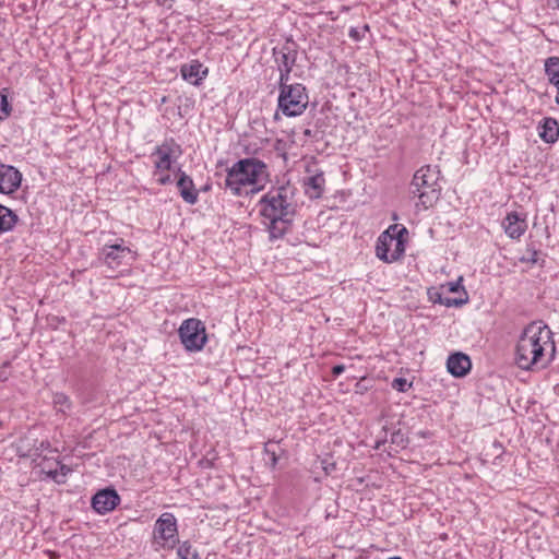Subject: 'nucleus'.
I'll return each mask as SVG.
<instances>
[{
  "instance_id": "obj_7",
  "label": "nucleus",
  "mask_w": 559,
  "mask_h": 559,
  "mask_svg": "<svg viewBox=\"0 0 559 559\" xmlns=\"http://www.w3.org/2000/svg\"><path fill=\"white\" fill-rule=\"evenodd\" d=\"M136 253L132 251L122 238L117 239L115 243L104 245L98 252V261L110 269H117L126 264L128 260L135 261Z\"/></svg>"
},
{
  "instance_id": "obj_38",
  "label": "nucleus",
  "mask_w": 559,
  "mask_h": 559,
  "mask_svg": "<svg viewBox=\"0 0 559 559\" xmlns=\"http://www.w3.org/2000/svg\"><path fill=\"white\" fill-rule=\"evenodd\" d=\"M323 469L325 471L326 474H330L332 471L335 469V463L323 465Z\"/></svg>"
},
{
  "instance_id": "obj_15",
  "label": "nucleus",
  "mask_w": 559,
  "mask_h": 559,
  "mask_svg": "<svg viewBox=\"0 0 559 559\" xmlns=\"http://www.w3.org/2000/svg\"><path fill=\"white\" fill-rule=\"evenodd\" d=\"M209 69L204 67L199 60H192L190 63H185L180 68V73L187 82L192 85L199 86L207 75Z\"/></svg>"
},
{
  "instance_id": "obj_34",
  "label": "nucleus",
  "mask_w": 559,
  "mask_h": 559,
  "mask_svg": "<svg viewBox=\"0 0 559 559\" xmlns=\"http://www.w3.org/2000/svg\"><path fill=\"white\" fill-rule=\"evenodd\" d=\"M528 253H530V257L527 259H525V261L533 263V264L537 263L539 252L537 250L533 249V250H528Z\"/></svg>"
},
{
  "instance_id": "obj_23",
  "label": "nucleus",
  "mask_w": 559,
  "mask_h": 559,
  "mask_svg": "<svg viewBox=\"0 0 559 559\" xmlns=\"http://www.w3.org/2000/svg\"><path fill=\"white\" fill-rule=\"evenodd\" d=\"M17 221V215L11 209L0 204V234L12 230Z\"/></svg>"
},
{
  "instance_id": "obj_8",
  "label": "nucleus",
  "mask_w": 559,
  "mask_h": 559,
  "mask_svg": "<svg viewBox=\"0 0 559 559\" xmlns=\"http://www.w3.org/2000/svg\"><path fill=\"white\" fill-rule=\"evenodd\" d=\"M246 186L257 185L266 171L264 162L257 158H243L235 163Z\"/></svg>"
},
{
  "instance_id": "obj_30",
  "label": "nucleus",
  "mask_w": 559,
  "mask_h": 559,
  "mask_svg": "<svg viewBox=\"0 0 559 559\" xmlns=\"http://www.w3.org/2000/svg\"><path fill=\"white\" fill-rule=\"evenodd\" d=\"M280 79H278V91L281 92L284 87H289L288 81L290 79L292 70H278Z\"/></svg>"
},
{
  "instance_id": "obj_31",
  "label": "nucleus",
  "mask_w": 559,
  "mask_h": 559,
  "mask_svg": "<svg viewBox=\"0 0 559 559\" xmlns=\"http://www.w3.org/2000/svg\"><path fill=\"white\" fill-rule=\"evenodd\" d=\"M369 29V26L367 24H365L360 29L359 28H356V27H352L349 29V37L353 38L354 40H361L364 37H365V32Z\"/></svg>"
},
{
  "instance_id": "obj_32",
  "label": "nucleus",
  "mask_w": 559,
  "mask_h": 559,
  "mask_svg": "<svg viewBox=\"0 0 559 559\" xmlns=\"http://www.w3.org/2000/svg\"><path fill=\"white\" fill-rule=\"evenodd\" d=\"M462 281H463V278H462V277H459V280H457V281H455V282H449V283L447 284L448 292H449V293H459L460 290H462L463 295H464L465 297H467V293H466V290H465V289H464V287L461 285Z\"/></svg>"
},
{
  "instance_id": "obj_10",
  "label": "nucleus",
  "mask_w": 559,
  "mask_h": 559,
  "mask_svg": "<svg viewBox=\"0 0 559 559\" xmlns=\"http://www.w3.org/2000/svg\"><path fill=\"white\" fill-rule=\"evenodd\" d=\"M120 503V496L114 488L98 490L92 498V507L98 514L112 511Z\"/></svg>"
},
{
  "instance_id": "obj_19",
  "label": "nucleus",
  "mask_w": 559,
  "mask_h": 559,
  "mask_svg": "<svg viewBox=\"0 0 559 559\" xmlns=\"http://www.w3.org/2000/svg\"><path fill=\"white\" fill-rule=\"evenodd\" d=\"M173 150L167 142H164L162 145L156 146L153 152V156H157L158 159L155 162L156 171L170 170L173 160H171Z\"/></svg>"
},
{
  "instance_id": "obj_11",
  "label": "nucleus",
  "mask_w": 559,
  "mask_h": 559,
  "mask_svg": "<svg viewBox=\"0 0 559 559\" xmlns=\"http://www.w3.org/2000/svg\"><path fill=\"white\" fill-rule=\"evenodd\" d=\"M297 55L298 52L293 41H287L280 47L273 48V56L278 70H293Z\"/></svg>"
},
{
  "instance_id": "obj_14",
  "label": "nucleus",
  "mask_w": 559,
  "mask_h": 559,
  "mask_svg": "<svg viewBox=\"0 0 559 559\" xmlns=\"http://www.w3.org/2000/svg\"><path fill=\"white\" fill-rule=\"evenodd\" d=\"M447 369L455 378L465 377L472 369L469 356L461 352L451 354L447 360Z\"/></svg>"
},
{
  "instance_id": "obj_20",
  "label": "nucleus",
  "mask_w": 559,
  "mask_h": 559,
  "mask_svg": "<svg viewBox=\"0 0 559 559\" xmlns=\"http://www.w3.org/2000/svg\"><path fill=\"white\" fill-rule=\"evenodd\" d=\"M392 233V237H393V240H392V252L390 253V259L393 262L400 260L404 253H405V239L403 238L404 235H407V229L406 227L402 226V227H399L397 226V230L395 231H391Z\"/></svg>"
},
{
  "instance_id": "obj_39",
  "label": "nucleus",
  "mask_w": 559,
  "mask_h": 559,
  "mask_svg": "<svg viewBox=\"0 0 559 559\" xmlns=\"http://www.w3.org/2000/svg\"><path fill=\"white\" fill-rule=\"evenodd\" d=\"M302 133H304V135H305V136H307V138H313V136H316V133H313V132H312V130H311V129H308V128H307V129H305Z\"/></svg>"
},
{
  "instance_id": "obj_18",
  "label": "nucleus",
  "mask_w": 559,
  "mask_h": 559,
  "mask_svg": "<svg viewBox=\"0 0 559 559\" xmlns=\"http://www.w3.org/2000/svg\"><path fill=\"white\" fill-rule=\"evenodd\" d=\"M538 134L546 143H555L559 138V123L555 118H544L538 126Z\"/></svg>"
},
{
  "instance_id": "obj_1",
  "label": "nucleus",
  "mask_w": 559,
  "mask_h": 559,
  "mask_svg": "<svg viewBox=\"0 0 559 559\" xmlns=\"http://www.w3.org/2000/svg\"><path fill=\"white\" fill-rule=\"evenodd\" d=\"M547 347L555 352L551 330L542 321L531 322L524 328L516 343V366L526 371L546 367L549 362L545 356Z\"/></svg>"
},
{
  "instance_id": "obj_25",
  "label": "nucleus",
  "mask_w": 559,
  "mask_h": 559,
  "mask_svg": "<svg viewBox=\"0 0 559 559\" xmlns=\"http://www.w3.org/2000/svg\"><path fill=\"white\" fill-rule=\"evenodd\" d=\"M52 403L55 408L63 414L67 413L72 405L70 397L62 392H57L53 394Z\"/></svg>"
},
{
  "instance_id": "obj_24",
  "label": "nucleus",
  "mask_w": 559,
  "mask_h": 559,
  "mask_svg": "<svg viewBox=\"0 0 559 559\" xmlns=\"http://www.w3.org/2000/svg\"><path fill=\"white\" fill-rule=\"evenodd\" d=\"M178 559H200L199 552L192 547L190 542L186 540L178 544Z\"/></svg>"
},
{
  "instance_id": "obj_37",
  "label": "nucleus",
  "mask_w": 559,
  "mask_h": 559,
  "mask_svg": "<svg viewBox=\"0 0 559 559\" xmlns=\"http://www.w3.org/2000/svg\"><path fill=\"white\" fill-rule=\"evenodd\" d=\"M158 5L165 7L167 9H170L173 7V3L175 0H155Z\"/></svg>"
},
{
  "instance_id": "obj_3",
  "label": "nucleus",
  "mask_w": 559,
  "mask_h": 559,
  "mask_svg": "<svg viewBox=\"0 0 559 559\" xmlns=\"http://www.w3.org/2000/svg\"><path fill=\"white\" fill-rule=\"evenodd\" d=\"M440 177L439 167L431 165L420 167L413 176L412 193L419 199V204L425 210L431 207L441 195Z\"/></svg>"
},
{
  "instance_id": "obj_17",
  "label": "nucleus",
  "mask_w": 559,
  "mask_h": 559,
  "mask_svg": "<svg viewBox=\"0 0 559 559\" xmlns=\"http://www.w3.org/2000/svg\"><path fill=\"white\" fill-rule=\"evenodd\" d=\"M305 192L310 199H319L324 192L325 178L323 171H318L304 179Z\"/></svg>"
},
{
  "instance_id": "obj_33",
  "label": "nucleus",
  "mask_w": 559,
  "mask_h": 559,
  "mask_svg": "<svg viewBox=\"0 0 559 559\" xmlns=\"http://www.w3.org/2000/svg\"><path fill=\"white\" fill-rule=\"evenodd\" d=\"M271 442H267L264 447V454L267 456V460L270 461L271 465L274 467L277 464V455L275 451L270 450L269 445Z\"/></svg>"
},
{
  "instance_id": "obj_12",
  "label": "nucleus",
  "mask_w": 559,
  "mask_h": 559,
  "mask_svg": "<svg viewBox=\"0 0 559 559\" xmlns=\"http://www.w3.org/2000/svg\"><path fill=\"white\" fill-rule=\"evenodd\" d=\"M502 227L511 239H520L527 229L526 216L513 211L502 221Z\"/></svg>"
},
{
  "instance_id": "obj_21",
  "label": "nucleus",
  "mask_w": 559,
  "mask_h": 559,
  "mask_svg": "<svg viewBox=\"0 0 559 559\" xmlns=\"http://www.w3.org/2000/svg\"><path fill=\"white\" fill-rule=\"evenodd\" d=\"M545 74L549 83L557 88L555 102L559 105V57L552 56L545 60Z\"/></svg>"
},
{
  "instance_id": "obj_6",
  "label": "nucleus",
  "mask_w": 559,
  "mask_h": 559,
  "mask_svg": "<svg viewBox=\"0 0 559 559\" xmlns=\"http://www.w3.org/2000/svg\"><path fill=\"white\" fill-rule=\"evenodd\" d=\"M178 335L187 352H200L207 341L204 323L195 318L185 320Z\"/></svg>"
},
{
  "instance_id": "obj_28",
  "label": "nucleus",
  "mask_w": 559,
  "mask_h": 559,
  "mask_svg": "<svg viewBox=\"0 0 559 559\" xmlns=\"http://www.w3.org/2000/svg\"><path fill=\"white\" fill-rule=\"evenodd\" d=\"M391 443L395 444L396 447H399L401 449H404V448H406V445L408 443V439L405 436V433L402 432L401 429H399L391 433Z\"/></svg>"
},
{
  "instance_id": "obj_22",
  "label": "nucleus",
  "mask_w": 559,
  "mask_h": 559,
  "mask_svg": "<svg viewBox=\"0 0 559 559\" xmlns=\"http://www.w3.org/2000/svg\"><path fill=\"white\" fill-rule=\"evenodd\" d=\"M224 186L226 189H229L235 195L242 194V188L246 187V183L241 176L239 175L235 164L227 169Z\"/></svg>"
},
{
  "instance_id": "obj_16",
  "label": "nucleus",
  "mask_w": 559,
  "mask_h": 559,
  "mask_svg": "<svg viewBox=\"0 0 559 559\" xmlns=\"http://www.w3.org/2000/svg\"><path fill=\"white\" fill-rule=\"evenodd\" d=\"M397 230V225H391L386 230L380 234L376 243V255L385 263H392L390 253L392 252V233Z\"/></svg>"
},
{
  "instance_id": "obj_4",
  "label": "nucleus",
  "mask_w": 559,
  "mask_h": 559,
  "mask_svg": "<svg viewBox=\"0 0 559 559\" xmlns=\"http://www.w3.org/2000/svg\"><path fill=\"white\" fill-rule=\"evenodd\" d=\"M308 103L309 97L305 85L294 83L280 92L277 108L286 117H297L306 110Z\"/></svg>"
},
{
  "instance_id": "obj_2",
  "label": "nucleus",
  "mask_w": 559,
  "mask_h": 559,
  "mask_svg": "<svg viewBox=\"0 0 559 559\" xmlns=\"http://www.w3.org/2000/svg\"><path fill=\"white\" fill-rule=\"evenodd\" d=\"M260 214L269 221L270 240L283 238L292 228L296 214L295 205L288 200L287 188L269 191L260 200Z\"/></svg>"
},
{
  "instance_id": "obj_40",
  "label": "nucleus",
  "mask_w": 559,
  "mask_h": 559,
  "mask_svg": "<svg viewBox=\"0 0 559 559\" xmlns=\"http://www.w3.org/2000/svg\"><path fill=\"white\" fill-rule=\"evenodd\" d=\"M492 448H495V449H496L498 452H500V453H502V452H503L502 445H501V443H500V442H498V441H495V442L492 443Z\"/></svg>"
},
{
  "instance_id": "obj_41",
  "label": "nucleus",
  "mask_w": 559,
  "mask_h": 559,
  "mask_svg": "<svg viewBox=\"0 0 559 559\" xmlns=\"http://www.w3.org/2000/svg\"><path fill=\"white\" fill-rule=\"evenodd\" d=\"M385 442V440H382V441H377L376 442V449H380L381 444H383Z\"/></svg>"
},
{
  "instance_id": "obj_35",
  "label": "nucleus",
  "mask_w": 559,
  "mask_h": 559,
  "mask_svg": "<svg viewBox=\"0 0 559 559\" xmlns=\"http://www.w3.org/2000/svg\"><path fill=\"white\" fill-rule=\"evenodd\" d=\"M157 182L162 186H166V185H169L173 182V178L170 175L166 174V175H162L158 179H157Z\"/></svg>"
},
{
  "instance_id": "obj_5",
  "label": "nucleus",
  "mask_w": 559,
  "mask_h": 559,
  "mask_svg": "<svg viewBox=\"0 0 559 559\" xmlns=\"http://www.w3.org/2000/svg\"><path fill=\"white\" fill-rule=\"evenodd\" d=\"M155 549H174L179 544L177 519L170 512H165L156 520L153 530Z\"/></svg>"
},
{
  "instance_id": "obj_13",
  "label": "nucleus",
  "mask_w": 559,
  "mask_h": 559,
  "mask_svg": "<svg viewBox=\"0 0 559 559\" xmlns=\"http://www.w3.org/2000/svg\"><path fill=\"white\" fill-rule=\"evenodd\" d=\"M177 188L182 200L188 204H195L199 199L198 190L194 187L193 180L179 167L176 170Z\"/></svg>"
},
{
  "instance_id": "obj_36",
  "label": "nucleus",
  "mask_w": 559,
  "mask_h": 559,
  "mask_svg": "<svg viewBox=\"0 0 559 559\" xmlns=\"http://www.w3.org/2000/svg\"><path fill=\"white\" fill-rule=\"evenodd\" d=\"M345 370V366L344 365H335L332 367V374L334 377H338L341 376Z\"/></svg>"
},
{
  "instance_id": "obj_29",
  "label": "nucleus",
  "mask_w": 559,
  "mask_h": 559,
  "mask_svg": "<svg viewBox=\"0 0 559 559\" xmlns=\"http://www.w3.org/2000/svg\"><path fill=\"white\" fill-rule=\"evenodd\" d=\"M391 385L397 392H406L412 386V382H408L405 378H395Z\"/></svg>"
},
{
  "instance_id": "obj_26",
  "label": "nucleus",
  "mask_w": 559,
  "mask_h": 559,
  "mask_svg": "<svg viewBox=\"0 0 559 559\" xmlns=\"http://www.w3.org/2000/svg\"><path fill=\"white\" fill-rule=\"evenodd\" d=\"M435 302H439L440 305H443L445 307H460L465 305L468 301V297H460V298H450V297H442L440 293H436V298L432 296L430 297Z\"/></svg>"
},
{
  "instance_id": "obj_27",
  "label": "nucleus",
  "mask_w": 559,
  "mask_h": 559,
  "mask_svg": "<svg viewBox=\"0 0 559 559\" xmlns=\"http://www.w3.org/2000/svg\"><path fill=\"white\" fill-rule=\"evenodd\" d=\"M12 112V106L8 98V88L0 91V120H5Z\"/></svg>"
},
{
  "instance_id": "obj_9",
  "label": "nucleus",
  "mask_w": 559,
  "mask_h": 559,
  "mask_svg": "<svg viewBox=\"0 0 559 559\" xmlns=\"http://www.w3.org/2000/svg\"><path fill=\"white\" fill-rule=\"evenodd\" d=\"M22 173L14 166L0 163V193L12 194L21 187Z\"/></svg>"
}]
</instances>
